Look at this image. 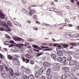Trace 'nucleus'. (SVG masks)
I'll return each instance as SVG.
<instances>
[{
    "label": "nucleus",
    "instance_id": "60",
    "mask_svg": "<svg viewBox=\"0 0 79 79\" xmlns=\"http://www.w3.org/2000/svg\"><path fill=\"white\" fill-rule=\"evenodd\" d=\"M28 41H29L30 42H32V41H33L31 39H29L28 40Z\"/></svg>",
    "mask_w": 79,
    "mask_h": 79
},
{
    "label": "nucleus",
    "instance_id": "22",
    "mask_svg": "<svg viewBox=\"0 0 79 79\" xmlns=\"http://www.w3.org/2000/svg\"><path fill=\"white\" fill-rule=\"evenodd\" d=\"M28 78V79H34V77L33 75H30Z\"/></svg>",
    "mask_w": 79,
    "mask_h": 79
},
{
    "label": "nucleus",
    "instance_id": "24",
    "mask_svg": "<svg viewBox=\"0 0 79 79\" xmlns=\"http://www.w3.org/2000/svg\"><path fill=\"white\" fill-rule=\"evenodd\" d=\"M4 44L5 45H10V41H6L4 42Z\"/></svg>",
    "mask_w": 79,
    "mask_h": 79
},
{
    "label": "nucleus",
    "instance_id": "39",
    "mask_svg": "<svg viewBox=\"0 0 79 79\" xmlns=\"http://www.w3.org/2000/svg\"><path fill=\"white\" fill-rule=\"evenodd\" d=\"M19 45H21L22 47H23V46H24L25 47H26L27 46V45L26 44H19Z\"/></svg>",
    "mask_w": 79,
    "mask_h": 79
},
{
    "label": "nucleus",
    "instance_id": "9",
    "mask_svg": "<svg viewBox=\"0 0 79 79\" xmlns=\"http://www.w3.org/2000/svg\"><path fill=\"white\" fill-rule=\"evenodd\" d=\"M13 61L14 63L15 64H18V63H19V60L15 58L13 59Z\"/></svg>",
    "mask_w": 79,
    "mask_h": 79
},
{
    "label": "nucleus",
    "instance_id": "18",
    "mask_svg": "<svg viewBox=\"0 0 79 79\" xmlns=\"http://www.w3.org/2000/svg\"><path fill=\"white\" fill-rule=\"evenodd\" d=\"M39 73H40V74H43V73H44V70L40 68L39 70Z\"/></svg>",
    "mask_w": 79,
    "mask_h": 79
},
{
    "label": "nucleus",
    "instance_id": "13",
    "mask_svg": "<svg viewBox=\"0 0 79 79\" xmlns=\"http://www.w3.org/2000/svg\"><path fill=\"white\" fill-rule=\"evenodd\" d=\"M9 72L11 76H13V75L14 74V72L12 69L10 68V70H9Z\"/></svg>",
    "mask_w": 79,
    "mask_h": 79
},
{
    "label": "nucleus",
    "instance_id": "62",
    "mask_svg": "<svg viewBox=\"0 0 79 79\" xmlns=\"http://www.w3.org/2000/svg\"><path fill=\"white\" fill-rule=\"evenodd\" d=\"M14 42H14V41H13V40H11L10 41V44L14 43Z\"/></svg>",
    "mask_w": 79,
    "mask_h": 79
},
{
    "label": "nucleus",
    "instance_id": "59",
    "mask_svg": "<svg viewBox=\"0 0 79 79\" xmlns=\"http://www.w3.org/2000/svg\"><path fill=\"white\" fill-rule=\"evenodd\" d=\"M68 26L69 27H73V25L71 24H69L68 25Z\"/></svg>",
    "mask_w": 79,
    "mask_h": 79
},
{
    "label": "nucleus",
    "instance_id": "50",
    "mask_svg": "<svg viewBox=\"0 0 79 79\" xmlns=\"http://www.w3.org/2000/svg\"><path fill=\"white\" fill-rule=\"evenodd\" d=\"M12 79H18V77H12Z\"/></svg>",
    "mask_w": 79,
    "mask_h": 79
},
{
    "label": "nucleus",
    "instance_id": "57",
    "mask_svg": "<svg viewBox=\"0 0 79 79\" xmlns=\"http://www.w3.org/2000/svg\"><path fill=\"white\" fill-rule=\"evenodd\" d=\"M76 68H77V69H79V64L76 65Z\"/></svg>",
    "mask_w": 79,
    "mask_h": 79
},
{
    "label": "nucleus",
    "instance_id": "11",
    "mask_svg": "<svg viewBox=\"0 0 79 79\" xmlns=\"http://www.w3.org/2000/svg\"><path fill=\"white\" fill-rule=\"evenodd\" d=\"M32 47L33 48H37V49H39L40 50H42V49L40 47H38L37 45H36L33 44L32 45Z\"/></svg>",
    "mask_w": 79,
    "mask_h": 79
},
{
    "label": "nucleus",
    "instance_id": "64",
    "mask_svg": "<svg viewBox=\"0 0 79 79\" xmlns=\"http://www.w3.org/2000/svg\"><path fill=\"white\" fill-rule=\"evenodd\" d=\"M35 67L36 68H39V66L37 65H35Z\"/></svg>",
    "mask_w": 79,
    "mask_h": 79
},
{
    "label": "nucleus",
    "instance_id": "26",
    "mask_svg": "<svg viewBox=\"0 0 79 79\" xmlns=\"http://www.w3.org/2000/svg\"><path fill=\"white\" fill-rule=\"evenodd\" d=\"M40 78L41 79H45V77L44 76V74H40Z\"/></svg>",
    "mask_w": 79,
    "mask_h": 79
},
{
    "label": "nucleus",
    "instance_id": "55",
    "mask_svg": "<svg viewBox=\"0 0 79 79\" xmlns=\"http://www.w3.org/2000/svg\"><path fill=\"white\" fill-rule=\"evenodd\" d=\"M61 48L58 47V48H56V50H58V49H59V50H61V48Z\"/></svg>",
    "mask_w": 79,
    "mask_h": 79
},
{
    "label": "nucleus",
    "instance_id": "19",
    "mask_svg": "<svg viewBox=\"0 0 79 79\" xmlns=\"http://www.w3.org/2000/svg\"><path fill=\"white\" fill-rule=\"evenodd\" d=\"M62 77L63 79H67L68 78V77L66 74H64L62 76Z\"/></svg>",
    "mask_w": 79,
    "mask_h": 79
},
{
    "label": "nucleus",
    "instance_id": "20",
    "mask_svg": "<svg viewBox=\"0 0 79 79\" xmlns=\"http://www.w3.org/2000/svg\"><path fill=\"white\" fill-rule=\"evenodd\" d=\"M51 73V69L50 68H48L46 71V73L47 74H49Z\"/></svg>",
    "mask_w": 79,
    "mask_h": 79
},
{
    "label": "nucleus",
    "instance_id": "17",
    "mask_svg": "<svg viewBox=\"0 0 79 79\" xmlns=\"http://www.w3.org/2000/svg\"><path fill=\"white\" fill-rule=\"evenodd\" d=\"M4 69L6 70V71L8 72V71H10V68H8V67H7V65H5Z\"/></svg>",
    "mask_w": 79,
    "mask_h": 79
},
{
    "label": "nucleus",
    "instance_id": "21",
    "mask_svg": "<svg viewBox=\"0 0 79 79\" xmlns=\"http://www.w3.org/2000/svg\"><path fill=\"white\" fill-rule=\"evenodd\" d=\"M25 72L26 74H29L31 73V70L29 69H27L25 71Z\"/></svg>",
    "mask_w": 79,
    "mask_h": 79
},
{
    "label": "nucleus",
    "instance_id": "32",
    "mask_svg": "<svg viewBox=\"0 0 79 79\" xmlns=\"http://www.w3.org/2000/svg\"><path fill=\"white\" fill-rule=\"evenodd\" d=\"M26 56L27 58L29 59L31 58V55H29V54H26Z\"/></svg>",
    "mask_w": 79,
    "mask_h": 79
},
{
    "label": "nucleus",
    "instance_id": "44",
    "mask_svg": "<svg viewBox=\"0 0 79 79\" xmlns=\"http://www.w3.org/2000/svg\"><path fill=\"white\" fill-rule=\"evenodd\" d=\"M75 54L76 55H79V52L77 51H76L74 52Z\"/></svg>",
    "mask_w": 79,
    "mask_h": 79
},
{
    "label": "nucleus",
    "instance_id": "34",
    "mask_svg": "<svg viewBox=\"0 0 79 79\" xmlns=\"http://www.w3.org/2000/svg\"><path fill=\"white\" fill-rule=\"evenodd\" d=\"M0 57L1 59H3V58H5V57H4V56L2 55V54L0 53Z\"/></svg>",
    "mask_w": 79,
    "mask_h": 79
},
{
    "label": "nucleus",
    "instance_id": "63",
    "mask_svg": "<svg viewBox=\"0 0 79 79\" xmlns=\"http://www.w3.org/2000/svg\"><path fill=\"white\" fill-rule=\"evenodd\" d=\"M36 24H40V22H39V21H36Z\"/></svg>",
    "mask_w": 79,
    "mask_h": 79
},
{
    "label": "nucleus",
    "instance_id": "40",
    "mask_svg": "<svg viewBox=\"0 0 79 79\" xmlns=\"http://www.w3.org/2000/svg\"><path fill=\"white\" fill-rule=\"evenodd\" d=\"M15 46H16V47H19V49H21V46H20V45H19V44H17Z\"/></svg>",
    "mask_w": 79,
    "mask_h": 79
},
{
    "label": "nucleus",
    "instance_id": "47",
    "mask_svg": "<svg viewBox=\"0 0 79 79\" xmlns=\"http://www.w3.org/2000/svg\"><path fill=\"white\" fill-rule=\"evenodd\" d=\"M73 37L74 38H76V37H78V35L76 34V35H73Z\"/></svg>",
    "mask_w": 79,
    "mask_h": 79
},
{
    "label": "nucleus",
    "instance_id": "43",
    "mask_svg": "<svg viewBox=\"0 0 79 79\" xmlns=\"http://www.w3.org/2000/svg\"><path fill=\"white\" fill-rule=\"evenodd\" d=\"M37 15H35L33 16V19H37Z\"/></svg>",
    "mask_w": 79,
    "mask_h": 79
},
{
    "label": "nucleus",
    "instance_id": "41",
    "mask_svg": "<svg viewBox=\"0 0 79 79\" xmlns=\"http://www.w3.org/2000/svg\"><path fill=\"white\" fill-rule=\"evenodd\" d=\"M56 68V71H59L60 69V67L59 66H57Z\"/></svg>",
    "mask_w": 79,
    "mask_h": 79
},
{
    "label": "nucleus",
    "instance_id": "12",
    "mask_svg": "<svg viewBox=\"0 0 79 79\" xmlns=\"http://www.w3.org/2000/svg\"><path fill=\"white\" fill-rule=\"evenodd\" d=\"M0 18L2 19H4L5 18V14H3L2 12H0Z\"/></svg>",
    "mask_w": 79,
    "mask_h": 79
},
{
    "label": "nucleus",
    "instance_id": "35",
    "mask_svg": "<svg viewBox=\"0 0 79 79\" xmlns=\"http://www.w3.org/2000/svg\"><path fill=\"white\" fill-rule=\"evenodd\" d=\"M15 75L17 76H19L20 74L19 72H15Z\"/></svg>",
    "mask_w": 79,
    "mask_h": 79
},
{
    "label": "nucleus",
    "instance_id": "33",
    "mask_svg": "<svg viewBox=\"0 0 79 79\" xmlns=\"http://www.w3.org/2000/svg\"><path fill=\"white\" fill-rule=\"evenodd\" d=\"M22 11L23 12V13H26V14L27 15V10L24 9H22Z\"/></svg>",
    "mask_w": 79,
    "mask_h": 79
},
{
    "label": "nucleus",
    "instance_id": "27",
    "mask_svg": "<svg viewBox=\"0 0 79 79\" xmlns=\"http://www.w3.org/2000/svg\"><path fill=\"white\" fill-rule=\"evenodd\" d=\"M72 60V57L71 56H69L67 57V60L68 61H70V60Z\"/></svg>",
    "mask_w": 79,
    "mask_h": 79
},
{
    "label": "nucleus",
    "instance_id": "45",
    "mask_svg": "<svg viewBox=\"0 0 79 79\" xmlns=\"http://www.w3.org/2000/svg\"><path fill=\"white\" fill-rule=\"evenodd\" d=\"M52 76L51 75H49L48 78V79H52Z\"/></svg>",
    "mask_w": 79,
    "mask_h": 79
},
{
    "label": "nucleus",
    "instance_id": "16",
    "mask_svg": "<svg viewBox=\"0 0 79 79\" xmlns=\"http://www.w3.org/2000/svg\"><path fill=\"white\" fill-rule=\"evenodd\" d=\"M7 58L10 60H11L13 59V57L10 55H9L7 56Z\"/></svg>",
    "mask_w": 79,
    "mask_h": 79
},
{
    "label": "nucleus",
    "instance_id": "31",
    "mask_svg": "<svg viewBox=\"0 0 79 79\" xmlns=\"http://www.w3.org/2000/svg\"><path fill=\"white\" fill-rule=\"evenodd\" d=\"M5 65H0V68L1 69H3V68H4L5 69Z\"/></svg>",
    "mask_w": 79,
    "mask_h": 79
},
{
    "label": "nucleus",
    "instance_id": "54",
    "mask_svg": "<svg viewBox=\"0 0 79 79\" xmlns=\"http://www.w3.org/2000/svg\"><path fill=\"white\" fill-rule=\"evenodd\" d=\"M0 30H5V29H4L3 27H0Z\"/></svg>",
    "mask_w": 79,
    "mask_h": 79
},
{
    "label": "nucleus",
    "instance_id": "3",
    "mask_svg": "<svg viewBox=\"0 0 79 79\" xmlns=\"http://www.w3.org/2000/svg\"><path fill=\"white\" fill-rule=\"evenodd\" d=\"M14 39L15 41H22V42H24V40L23 39L18 37L14 36Z\"/></svg>",
    "mask_w": 79,
    "mask_h": 79
},
{
    "label": "nucleus",
    "instance_id": "56",
    "mask_svg": "<svg viewBox=\"0 0 79 79\" xmlns=\"http://www.w3.org/2000/svg\"><path fill=\"white\" fill-rule=\"evenodd\" d=\"M33 29L34 30H38V28L35 27H33Z\"/></svg>",
    "mask_w": 79,
    "mask_h": 79
},
{
    "label": "nucleus",
    "instance_id": "51",
    "mask_svg": "<svg viewBox=\"0 0 79 79\" xmlns=\"http://www.w3.org/2000/svg\"><path fill=\"white\" fill-rule=\"evenodd\" d=\"M14 45L13 44H10V45H9L8 47H9V48H11V47H14Z\"/></svg>",
    "mask_w": 79,
    "mask_h": 79
},
{
    "label": "nucleus",
    "instance_id": "28",
    "mask_svg": "<svg viewBox=\"0 0 79 79\" xmlns=\"http://www.w3.org/2000/svg\"><path fill=\"white\" fill-rule=\"evenodd\" d=\"M7 24L10 27H11V26H12V23H11V22L10 21H7Z\"/></svg>",
    "mask_w": 79,
    "mask_h": 79
},
{
    "label": "nucleus",
    "instance_id": "6",
    "mask_svg": "<svg viewBox=\"0 0 79 79\" xmlns=\"http://www.w3.org/2000/svg\"><path fill=\"white\" fill-rule=\"evenodd\" d=\"M34 9H32L31 10L29 11V15L31 16H32V15H33L34 13H36Z\"/></svg>",
    "mask_w": 79,
    "mask_h": 79
},
{
    "label": "nucleus",
    "instance_id": "10",
    "mask_svg": "<svg viewBox=\"0 0 79 79\" xmlns=\"http://www.w3.org/2000/svg\"><path fill=\"white\" fill-rule=\"evenodd\" d=\"M57 54L59 56H62L63 55V54L62 52V51H58L57 52Z\"/></svg>",
    "mask_w": 79,
    "mask_h": 79
},
{
    "label": "nucleus",
    "instance_id": "29",
    "mask_svg": "<svg viewBox=\"0 0 79 79\" xmlns=\"http://www.w3.org/2000/svg\"><path fill=\"white\" fill-rule=\"evenodd\" d=\"M4 35L7 39H11V37H10V36H9L8 35Z\"/></svg>",
    "mask_w": 79,
    "mask_h": 79
},
{
    "label": "nucleus",
    "instance_id": "25",
    "mask_svg": "<svg viewBox=\"0 0 79 79\" xmlns=\"http://www.w3.org/2000/svg\"><path fill=\"white\" fill-rule=\"evenodd\" d=\"M58 61L60 62L61 63V61L62 60V58L61 57H58L57 58Z\"/></svg>",
    "mask_w": 79,
    "mask_h": 79
},
{
    "label": "nucleus",
    "instance_id": "5",
    "mask_svg": "<svg viewBox=\"0 0 79 79\" xmlns=\"http://www.w3.org/2000/svg\"><path fill=\"white\" fill-rule=\"evenodd\" d=\"M76 64H77V61L76 60H71L69 62V64L71 65H75Z\"/></svg>",
    "mask_w": 79,
    "mask_h": 79
},
{
    "label": "nucleus",
    "instance_id": "8",
    "mask_svg": "<svg viewBox=\"0 0 79 79\" xmlns=\"http://www.w3.org/2000/svg\"><path fill=\"white\" fill-rule=\"evenodd\" d=\"M40 74L39 72H36L35 74V77L36 78H39L40 77Z\"/></svg>",
    "mask_w": 79,
    "mask_h": 79
},
{
    "label": "nucleus",
    "instance_id": "42",
    "mask_svg": "<svg viewBox=\"0 0 79 79\" xmlns=\"http://www.w3.org/2000/svg\"><path fill=\"white\" fill-rule=\"evenodd\" d=\"M29 61H30V60L26 59L25 62L26 63H28L29 62Z\"/></svg>",
    "mask_w": 79,
    "mask_h": 79
},
{
    "label": "nucleus",
    "instance_id": "61",
    "mask_svg": "<svg viewBox=\"0 0 79 79\" xmlns=\"http://www.w3.org/2000/svg\"><path fill=\"white\" fill-rule=\"evenodd\" d=\"M45 54L46 56H49V53L48 52H46Z\"/></svg>",
    "mask_w": 79,
    "mask_h": 79
},
{
    "label": "nucleus",
    "instance_id": "37",
    "mask_svg": "<svg viewBox=\"0 0 79 79\" xmlns=\"http://www.w3.org/2000/svg\"><path fill=\"white\" fill-rule=\"evenodd\" d=\"M30 64H34V61L33 60H31L30 61Z\"/></svg>",
    "mask_w": 79,
    "mask_h": 79
},
{
    "label": "nucleus",
    "instance_id": "58",
    "mask_svg": "<svg viewBox=\"0 0 79 79\" xmlns=\"http://www.w3.org/2000/svg\"><path fill=\"white\" fill-rule=\"evenodd\" d=\"M61 50H62V51H63V52H65V50L64 48H61Z\"/></svg>",
    "mask_w": 79,
    "mask_h": 79
},
{
    "label": "nucleus",
    "instance_id": "49",
    "mask_svg": "<svg viewBox=\"0 0 79 79\" xmlns=\"http://www.w3.org/2000/svg\"><path fill=\"white\" fill-rule=\"evenodd\" d=\"M23 78H24V79H27V76L26 75H24L23 76Z\"/></svg>",
    "mask_w": 79,
    "mask_h": 79
},
{
    "label": "nucleus",
    "instance_id": "30",
    "mask_svg": "<svg viewBox=\"0 0 79 79\" xmlns=\"http://www.w3.org/2000/svg\"><path fill=\"white\" fill-rule=\"evenodd\" d=\"M51 68L54 71H56V65L52 67Z\"/></svg>",
    "mask_w": 79,
    "mask_h": 79
},
{
    "label": "nucleus",
    "instance_id": "14",
    "mask_svg": "<svg viewBox=\"0 0 79 79\" xmlns=\"http://www.w3.org/2000/svg\"><path fill=\"white\" fill-rule=\"evenodd\" d=\"M66 58L65 57H63L62 58L61 63H66Z\"/></svg>",
    "mask_w": 79,
    "mask_h": 79
},
{
    "label": "nucleus",
    "instance_id": "53",
    "mask_svg": "<svg viewBox=\"0 0 79 79\" xmlns=\"http://www.w3.org/2000/svg\"><path fill=\"white\" fill-rule=\"evenodd\" d=\"M21 69H24V71H25V68L24 67L22 66L21 67Z\"/></svg>",
    "mask_w": 79,
    "mask_h": 79
},
{
    "label": "nucleus",
    "instance_id": "7",
    "mask_svg": "<svg viewBox=\"0 0 79 79\" xmlns=\"http://www.w3.org/2000/svg\"><path fill=\"white\" fill-rule=\"evenodd\" d=\"M1 23L2 26L4 27H6V28H7V29L8 30H11V29L10 28L8 27V26H7V24L5 25L4 24V22H1Z\"/></svg>",
    "mask_w": 79,
    "mask_h": 79
},
{
    "label": "nucleus",
    "instance_id": "1",
    "mask_svg": "<svg viewBox=\"0 0 79 79\" xmlns=\"http://www.w3.org/2000/svg\"><path fill=\"white\" fill-rule=\"evenodd\" d=\"M62 70L64 71L65 73L66 74H67L68 75H69V76H73L72 74H70L71 73L69 71V70L68 69V68L66 67H64L62 68Z\"/></svg>",
    "mask_w": 79,
    "mask_h": 79
},
{
    "label": "nucleus",
    "instance_id": "48",
    "mask_svg": "<svg viewBox=\"0 0 79 79\" xmlns=\"http://www.w3.org/2000/svg\"><path fill=\"white\" fill-rule=\"evenodd\" d=\"M33 50L34 51V52H39V50H38L34 49H33Z\"/></svg>",
    "mask_w": 79,
    "mask_h": 79
},
{
    "label": "nucleus",
    "instance_id": "2",
    "mask_svg": "<svg viewBox=\"0 0 79 79\" xmlns=\"http://www.w3.org/2000/svg\"><path fill=\"white\" fill-rule=\"evenodd\" d=\"M1 73L2 74V77L3 79H5L8 74L6 73L5 72V70L3 69H1Z\"/></svg>",
    "mask_w": 79,
    "mask_h": 79
},
{
    "label": "nucleus",
    "instance_id": "46",
    "mask_svg": "<svg viewBox=\"0 0 79 79\" xmlns=\"http://www.w3.org/2000/svg\"><path fill=\"white\" fill-rule=\"evenodd\" d=\"M28 53H33V51L32 49H29L28 51Z\"/></svg>",
    "mask_w": 79,
    "mask_h": 79
},
{
    "label": "nucleus",
    "instance_id": "52",
    "mask_svg": "<svg viewBox=\"0 0 79 79\" xmlns=\"http://www.w3.org/2000/svg\"><path fill=\"white\" fill-rule=\"evenodd\" d=\"M42 68H43V69H44V70L45 71V69H47V68H46V66H43L42 67Z\"/></svg>",
    "mask_w": 79,
    "mask_h": 79
},
{
    "label": "nucleus",
    "instance_id": "23",
    "mask_svg": "<svg viewBox=\"0 0 79 79\" xmlns=\"http://www.w3.org/2000/svg\"><path fill=\"white\" fill-rule=\"evenodd\" d=\"M60 45H62V46H63V48H68V44H60Z\"/></svg>",
    "mask_w": 79,
    "mask_h": 79
},
{
    "label": "nucleus",
    "instance_id": "4",
    "mask_svg": "<svg viewBox=\"0 0 79 79\" xmlns=\"http://www.w3.org/2000/svg\"><path fill=\"white\" fill-rule=\"evenodd\" d=\"M43 64L44 66H46V67H50V66H51V64H50V63L47 62H43Z\"/></svg>",
    "mask_w": 79,
    "mask_h": 79
},
{
    "label": "nucleus",
    "instance_id": "36",
    "mask_svg": "<svg viewBox=\"0 0 79 79\" xmlns=\"http://www.w3.org/2000/svg\"><path fill=\"white\" fill-rule=\"evenodd\" d=\"M70 45L71 46H74V45H77V44L76 43H70Z\"/></svg>",
    "mask_w": 79,
    "mask_h": 79
},
{
    "label": "nucleus",
    "instance_id": "38",
    "mask_svg": "<svg viewBox=\"0 0 79 79\" xmlns=\"http://www.w3.org/2000/svg\"><path fill=\"white\" fill-rule=\"evenodd\" d=\"M43 53L41 52H40V53H38L37 54V56H40V55H43Z\"/></svg>",
    "mask_w": 79,
    "mask_h": 79
},
{
    "label": "nucleus",
    "instance_id": "15",
    "mask_svg": "<svg viewBox=\"0 0 79 79\" xmlns=\"http://www.w3.org/2000/svg\"><path fill=\"white\" fill-rule=\"evenodd\" d=\"M50 55L52 58L54 60L56 59V55H55V54L53 53H52Z\"/></svg>",
    "mask_w": 79,
    "mask_h": 79
}]
</instances>
